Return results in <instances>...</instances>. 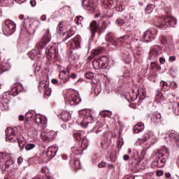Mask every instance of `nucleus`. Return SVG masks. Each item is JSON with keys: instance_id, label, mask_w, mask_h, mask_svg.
Returning <instances> with one entry per match:
<instances>
[{"instance_id": "f03ea898", "label": "nucleus", "mask_w": 179, "mask_h": 179, "mask_svg": "<svg viewBox=\"0 0 179 179\" xmlns=\"http://www.w3.org/2000/svg\"><path fill=\"white\" fill-rule=\"evenodd\" d=\"M99 24H101L100 31H104V30H106V29H107V27L110 26V21L108 20H106V17H104V16H102L100 18L99 24L96 20L92 21L89 27L91 37H94L96 31H97V30L99 29Z\"/></svg>"}, {"instance_id": "7c9ffc66", "label": "nucleus", "mask_w": 179, "mask_h": 179, "mask_svg": "<svg viewBox=\"0 0 179 179\" xmlns=\"http://www.w3.org/2000/svg\"><path fill=\"white\" fill-rule=\"evenodd\" d=\"M143 129H145V125L143 123L140 122L134 126V134H139V132H142Z\"/></svg>"}, {"instance_id": "13d9d810", "label": "nucleus", "mask_w": 179, "mask_h": 179, "mask_svg": "<svg viewBox=\"0 0 179 179\" xmlns=\"http://www.w3.org/2000/svg\"><path fill=\"white\" fill-rule=\"evenodd\" d=\"M169 62H174L176 61V56H171L169 58Z\"/></svg>"}, {"instance_id": "a19ab883", "label": "nucleus", "mask_w": 179, "mask_h": 179, "mask_svg": "<svg viewBox=\"0 0 179 179\" xmlns=\"http://www.w3.org/2000/svg\"><path fill=\"white\" fill-rule=\"evenodd\" d=\"M20 20H22L24 27H27V22H29V17H25L24 15H20Z\"/></svg>"}, {"instance_id": "09e8293b", "label": "nucleus", "mask_w": 179, "mask_h": 179, "mask_svg": "<svg viewBox=\"0 0 179 179\" xmlns=\"http://www.w3.org/2000/svg\"><path fill=\"white\" fill-rule=\"evenodd\" d=\"M117 24H119V26H122V24H125V21L121 18H119L116 20Z\"/></svg>"}, {"instance_id": "a18cd8bd", "label": "nucleus", "mask_w": 179, "mask_h": 179, "mask_svg": "<svg viewBox=\"0 0 179 179\" xmlns=\"http://www.w3.org/2000/svg\"><path fill=\"white\" fill-rule=\"evenodd\" d=\"M35 148H36V144H34V143H28L25 146L26 150H31L34 149Z\"/></svg>"}, {"instance_id": "4468645a", "label": "nucleus", "mask_w": 179, "mask_h": 179, "mask_svg": "<svg viewBox=\"0 0 179 179\" xmlns=\"http://www.w3.org/2000/svg\"><path fill=\"white\" fill-rule=\"evenodd\" d=\"M9 103H10V96L3 94L2 98L0 99V110L1 111H8L9 110Z\"/></svg>"}, {"instance_id": "ea45409f", "label": "nucleus", "mask_w": 179, "mask_h": 179, "mask_svg": "<svg viewBox=\"0 0 179 179\" xmlns=\"http://www.w3.org/2000/svg\"><path fill=\"white\" fill-rule=\"evenodd\" d=\"M155 9V4H148L145 8V13H152Z\"/></svg>"}, {"instance_id": "c756f323", "label": "nucleus", "mask_w": 179, "mask_h": 179, "mask_svg": "<svg viewBox=\"0 0 179 179\" xmlns=\"http://www.w3.org/2000/svg\"><path fill=\"white\" fill-rule=\"evenodd\" d=\"M71 118V115L68 110H64L62 112L61 120H62V121H64V122H67V121H69Z\"/></svg>"}, {"instance_id": "680f3d73", "label": "nucleus", "mask_w": 179, "mask_h": 179, "mask_svg": "<svg viewBox=\"0 0 179 179\" xmlns=\"http://www.w3.org/2000/svg\"><path fill=\"white\" fill-rule=\"evenodd\" d=\"M124 145V141L122 140H119L118 141V148H121Z\"/></svg>"}, {"instance_id": "412c9836", "label": "nucleus", "mask_w": 179, "mask_h": 179, "mask_svg": "<svg viewBox=\"0 0 179 179\" xmlns=\"http://www.w3.org/2000/svg\"><path fill=\"white\" fill-rule=\"evenodd\" d=\"M56 134H57L54 131H48L47 133L42 131L41 134V138L42 141H48V142H50V141H52L53 138H55Z\"/></svg>"}, {"instance_id": "2f4dec72", "label": "nucleus", "mask_w": 179, "mask_h": 179, "mask_svg": "<svg viewBox=\"0 0 179 179\" xmlns=\"http://www.w3.org/2000/svg\"><path fill=\"white\" fill-rule=\"evenodd\" d=\"M40 92H45L46 89H48V81L42 80L39 83V87Z\"/></svg>"}, {"instance_id": "f8f14e48", "label": "nucleus", "mask_w": 179, "mask_h": 179, "mask_svg": "<svg viewBox=\"0 0 179 179\" xmlns=\"http://www.w3.org/2000/svg\"><path fill=\"white\" fill-rule=\"evenodd\" d=\"M82 6L85 10H90V12H97L99 7L97 3L93 0H82Z\"/></svg>"}, {"instance_id": "79ce46f5", "label": "nucleus", "mask_w": 179, "mask_h": 179, "mask_svg": "<svg viewBox=\"0 0 179 179\" xmlns=\"http://www.w3.org/2000/svg\"><path fill=\"white\" fill-rule=\"evenodd\" d=\"M160 85H161L162 90H169V89H170L169 84L167 83H166L165 81H161Z\"/></svg>"}, {"instance_id": "6ab92c4d", "label": "nucleus", "mask_w": 179, "mask_h": 179, "mask_svg": "<svg viewBox=\"0 0 179 179\" xmlns=\"http://www.w3.org/2000/svg\"><path fill=\"white\" fill-rule=\"evenodd\" d=\"M71 73V70L67 69L66 71H62L59 75V78L60 79V82L58 83L59 85H65L67 82L69 81V73Z\"/></svg>"}, {"instance_id": "0eeeda50", "label": "nucleus", "mask_w": 179, "mask_h": 179, "mask_svg": "<svg viewBox=\"0 0 179 179\" xmlns=\"http://www.w3.org/2000/svg\"><path fill=\"white\" fill-rule=\"evenodd\" d=\"M66 26L68 24L64 22H61L56 29V32L64 38V40H68L71 36H73V31H67Z\"/></svg>"}, {"instance_id": "5701e85b", "label": "nucleus", "mask_w": 179, "mask_h": 179, "mask_svg": "<svg viewBox=\"0 0 179 179\" xmlns=\"http://www.w3.org/2000/svg\"><path fill=\"white\" fill-rule=\"evenodd\" d=\"M69 45L73 50H79L80 48V36H76L72 41L69 42Z\"/></svg>"}, {"instance_id": "9d476101", "label": "nucleus", "mask_w": 179, "mask_h": 179, "mask_svg": "<svg viewBox=\"0 0 179 179\" xmlns=\"http://www.w3.org/2000/svg\"><path fill=\"white\" fill-rule=\"evenodd\" d=\"M89 146V140L86 138H83L81 144H76L74 147L71 148V150L74 155H80L83 150L87 149Z\"/></svg>"}, {"instance_id": "b1692460", "label": "nucleus", "mask_w": 179, "mask_h": 179, "mask_svg": "<svg viewBox=\"0 0 179 179\" xmlns=\"http://www.w3.org/2000/svg\"><path fill=\"white\" fill-rule=\"evenodd\" d=\"M117 45H127V44H129V36L124 35L115 41Z\"/></svg>"}, {"instance_id": "20e7f679", "label": "nucleus", "mask_w": 179, "mask_h": 179, "mask_svg": "<svg viewBox=\"0 0 179 179\" xmlns=\"http://www.w3.org/2000/svg\"><path fill=\"white\" fill-rule=\"evenodd\" d=\"M79 117L80 118H83V121L80 124L82 128H87V126L93 122V115H92V110L90 109L80 110Z\"/></svg>"}, {"instance_id": "6e6552de", "label": "nucleus", "mask_w": 179, "mask_h": 179, "mask_svg": "<svg viewBox=\"0 0 179 179\" xmlns=\"http://www.w3.org/2000/svg\"><path fill=\"white\" fill-rule=\"evenodd\" d=\"M15 30L16 24L10 20H6L2 27L3 34L4 36H12Z\"/></svg>"}, {"instance_id": "cd10ccee", "label": "nucleus", "mask_w": 179, "mask_h": 179, "mask_svg": "<svg viewBox=\"0 0 179 179\" xmlns=\"http://www.w3.org/2000/svg\"><path fill=\"white\" fill-rule=\"evenodd\" d=\"M38 26H40V21L38 20H31L29 24V31L34 33L38 29Z\"/></svg>"}, {"instance_id": "a211bd4d", "label": "nucleus", "mask_w": 179, "mask_h": 179, "mask_svg": "<svg viewBox=\"0 0 179 179\" xmlns=\"http://www.w3.org/2000/svg\"><path fill=\"white\" fill-rule=\"evenodd\" d=\"M162 52V48L159 45H155L151 47L150 52H149V56H148V59H157V57Z\"/></svg>"}, {"instance_id": "bf43d9fd", "label": "nucleus", "mask_w": 179, "mask_h": 179, "mask_svg": "<svg viewBox=\"0 0 179 179\" xmlns=\"http://www.w3.org/2000/svg\"><path fill=\"white\" fill-rule=\"evenodd\" d=\"M163 174H164V173L163 172V171H157V177H162V176H163Z\"/></svg>"}, {"instance_id": "dca6fc26", "label": "nucleus", "mask_w": 179, "mask_h": 179, "mask_svg": "<svg viewBox=\"0 0 179 179\" xmlns=\"http://www.w3.org/2000/svg\"><path fill=\"white\" fill-rule=\"evenodd\" d=\"M156 34H157V30L155 28H150V29L145 31L143 38L145 43H149L152 40L156 38Z\"/></svg>"}, {"instance_id": "e2e57ef3", "label": "nucleus", "mask_w": 179, "mask_h": 179, "mask_svg": "<svg viewBox=\"0 0 179 179\" xmlns=\"http://www.w3.org/2000/svg\"><path fill=\"white\" fill-rule=\"evenodd\" d=\"M30 5H31V6H36V0H30Z\"/></svg>"}, {"instance_id": "aec40b11", "label": "nucleus", "mask_w": 179, "mask_h": 179, "mask_svg": "<svg viewBox=\"0 0 179 179\" xmlns=\"http://www.w3.org/2000/svg\"><path fill=\"white\" fill-rule=\"evenodd\" d=\"M22 90H23V85L20 83H15L12 86L10 94L13 96H17Z\"/></svg>"}, {"instance_id": "338daca9", "label": "nucleus", "mask_w": 179, "mask_h": 179, "mask_svg": "<svg viewBox=\"0 0 179 179\" xmlns=\"http://www.w3.org/2000/svg\"><path fill=\"white\" fill-rule=\"evenodd\" d=\"M24 116L23 115H20L19 116V121H24Z\"/></svg>"}, {"instance_id": "a878e982", "label": "nucleus", "mask_w": 179, "mask_h": 179, "mask_svg": "<svg viewBox=\"0 0 179 179\" xmlns=\"http://www.w3.org/2000/svg\"><path fill=\"white\" fill-rule=\"evenodd\" d=\"M149 117L150 118L152 122L157 123L160 122L162 120V115L157 112H152L149 114Z\"/></svg>"}, {"instance_id": "39448f33", "label": "nucleus", "mask_w": 179, "mask_h": 179, "mask_svg": "<svg viewBox=\"0 0 179 179\" xmlns=\"http://www.w3.org/2000/svg\"><path fill=\"white\" fill-rule=\"evenodd\" d=\"M177 25V19L174 18L172 15H164L159 19L158 26L161 29H167L169 26L171 27H176Z\"/></svg>"}, {"instance_id": "72a5a7b5", "label": "nucleus", "mask_w": 179, "mask_h": 179, "mask_svg": "<svg viewBox=\"0 0 179 179\" xmlns=\"http://www.w3.org/2000/svg\"><path fill=\"white\" fill-rule=\"evenodd\" d=\"M75 22L78 26H80V27H83V17H82V15L76 17Z\"/></svg>"}, {"instance_id": "e433bc0d", "label": "nucleus", "mask_w": 179, "mask_h": 179, "mask_svg": "<svg viewBox=\"0 0 179 179\" xmlns=\"http://www.w3.org/2000/svg\"><path fill=\"white\" fill-rule=\"evenodd\" d=\"M173 111L175 115H179V103L174 102L173 104Z\"/></svg>"}, {"instance_id": "ddd939ff", "label": "nucleus", "mask_w": 179, "mask_h": 179, "mask_svg": "<svg viewBox=\"0 0 179 179\" xmlns=\"http://www.w3.org/2000/svg\"><path fill=\"white\" fill-rule=\"evenodd\" d=\"M92 65L94 69H106L108 66V62H107V57H101L92 62Z\"/></svg>"}, {"instance_id": "c03bdc74", "label": "nucleus", "mask_w": 179, "mask_h": 179, "mask_svg": "<svg viewBox=\"0 0 179 179\" xmlns=\"http://www.w3.org/2000/svg\"><path fill=\"white\" fill-rule=\"evenodd\" d=\"M159 41L161 44H162L163 45H167V38L166 36H160Z\"/></svg>"}, {"instance_id": "f3484780", "label": "nucleus", "mask_w": 179, "mask_h": 179, "mask_svg": "<svg viewBox=\"0 0 179 179\" xmlns=\"http://www.w3.org/2000/svg\"><path fill=\"white\" fill-rule=\"evenodd\" d=\"M168 143L169 145H176L179 148V133L172 130L169 135Z\"/></svg>"}, {"instance_id": "603ef678", "label": "nucleus", "mask_w": 179, "mask_h": 179, "mask_svg": "<svg viewBox=\"0 0 179 179\" xmlns=\"http://www.w3.org/2000/svg\"><path fill=\"white\" fill-rule=\"evenodd\" d=\"M5 157H6V155L3 152H0V163H2V160H4Z\"/></svg>"}, {"instance_id": "7ed1b4c3", "label": "nucleus", "mask_w": 179, "mask_h": 179, "mask_svg": "<svg viewBox=\"0 0 179 179\" xmlns=\"http://www.w3.org/2000/svg\"><path fill=\"white\" fill-rule=\"evenodd\" d=\"M66 106H78L82 101L79 92L72 90L67 92L64 97Z\"/></svg>"}, {"instance_id": "49530a36", "label": "nucleus", "mask_w": 179, "mask_h": 179, "mask_svg": "<svg viewBox=\"0 0 179 179\" xmlns=\"http://www.w3.org/2000/svg\"><path fill=\"white\" fill-rule=\"evenodd\" d=\"M166 40H167L166 44H167L168 45H173L174 44V41L173 40V37L169 36V37L166 38Z\"/></svg>"}, {"instance_id": "1a4fd4ad", "label": "nucleus", "mask_w": 179, "mask_h": 179, "mask_svg": "<svg viewBox=\"0 0 179 179\" xmlns=\"http://www.w3.org/2000/svg\"><path fill=\"white\" fill-rule=\"evenodd\" d=\"M169 149H167V148L166 147H164L161 150H158V163H161L157 164L158 167H163V166H164V163H166V161L167 160V159H169Z\"/></svg>"}, {"instance_id": "c85d7f7f", "label": "nucleus", "mask_w": 179, "mask_h": 179, "mask_svg": "<svg viewBox=\"0 0 179 179\" xmlns=\"http://www.w3.org/2000/svg\"><path fill=\"white\" fill-rule=\"evenodd\" d=\"M73 138L76 139V141H80L82 139V141H83V138H86L83 136V131L80 130H75L73 133Z\"/></svg>"}, {"instance_id": "5fc2aeb1", "label": "nucleus", "mask_w": 179, "mask_h": 179, "mask_svg": "<svg viewBox=\"0 0 179 179\" xmlns=\"http://www.w3.org/2000/svg\"><path fill=\"white\" fill-rule=\"evenodd\" d=\"M131 101H135V100H136V99H138V94H134L133 92V96H131Z\"/></svg>"}, {"instance_id": "774afa93", "label": "nucleus", "mask_w": 179, "mask_h": 179, "mask_svg": "<svg viewBox=\"0 0 179 179\" xmlns=\"http://www.w3.org/2000/svg\"><path fill=\"white\" fill-rule=\"evenodd\" d=\"M78 76L75 73H72L71 76H70V78H71V79H76V77Z\"/></svg>"}, {"instance_id": "393cba45", "label": "nucleus", "mask_w": 179, "mask_h": 179, "mask_svg": "<svg viewBox=\"0 0 179 179\" xmlns=\"http://www.w3.org/2000/svg\"><path fill=\"white\" fill-rule=\"evenodd\" d=\"M45 51L50 58H58V50L55 46H51L49 49H45Z\"/></svg>"}, {"instance_id": "f257e3e1", "label": "nucleus", "mask_w": 179, "mask_h": 179, "mask_svg": "<svg viewBox=\"0 0 179 179\" xmlns=\"http://www.w3.org/2000/svg\"><path fill=\"white\" fill-rule=\"evenodd\" d=\"M51 34L50 33V29H46L45 34H43L41 40L36 45V49H33L29 52V57L31 59H34L35 58H41L43 56V50L44 47L51 41Z\"/></svg>"}, {"instance_id": "4be33fe9", "label": "nucleus", "mask_w": 179, "mask_h": 179, "mask_svg": "<svg viewBox=\"0 0 179 179\" xmlns=\"http://www.w3.org/2000/svg\"><path fill=\"white\" fill-rule=\"evenodd\" d=\"M69 164H70L71 167H72V169L76 170V171H78V170H79V169L82 168V166L80 165V161H79V159H76L75 156H73V155L71 156V159H70Z\"/></svg>"}, {"instance_id": "4d7b16f0", "label": "nucleus", "mask_w": 179, "mask_h": 179, "mask_svg": "<svg viewBox=\"0 0 179 179\" xmlns=\"http://www.w3.org/2000/svg\"><path fill=\"white\" fill-rule=\"evenodd\" d=\"M106 162H101L98 164V167H99V169H102V167H106Z\"/></svg>"}, {"instance_id": "c9c22d12", "label": "nucleus", "mask_w": 179, "mask_h": 179, "mask_svg": "<svg viewBox=\"0 0 179 179\" xmlns=\"http://www.w3.org/2000/svg\"><path fill=\"white\" fill-rule=\"evenodd\" d=\"M94 92L96 96H99L101 93V85L96 84L94 86Z\"/></svg>"}, {"instance_id": "4c0bfd02", "label": "nucleus", "mask_w": 179, "mask_h": 179, "mask_svg": "<svg viewBox=\"0 0 179 179\" xmlns=\"http://www.w3.org/2000/svg\"><path fill=\"white\" fill-rule=\"evenodd\" d=\"M30 121H33V113L27 112L25 114V122L27 124L28 122H30Z\"/></svg>"}, {"instance_id": "bb28decb", "label": "nucleus", "mask_w": 179, "mask_h": 179, "mask_svg": "<svg viewBox=\"0 0 179 179\" xmlns=\"http://www.w3.org/2000/svg\"><path fill=\"white\" fill-rule=\"evenodd\" d=\"M57 152L58 148H57V146H51L48 148V151L46 152V156H48L49 159H52L53 157H55V155H57Z\"/></svg>"}, {"instance_id": "69168bd1", "label": "nucleus", "mask_w": 179, "mask_h": 179, "mask_svg": "<svg viewBox=\"0 0 179 179\" xmlns=\"http://www.w3.org/2000/svg\"><path fill=\"white\" fill-rule=\"evenodd\" d=\"M52 83L53 85H57V83H58V80L55 78L52 79Z\"/></svg>"}, {"instance_id": "3c124183", "label": "nucleus", "mask_w": 179, "mask_h": 179, "mask_svg": "<svg viewBox=\"0 0 179 179\" xmlns=\"http://www.w3.org/2000/svg\"><path fill=\"white\" fill-rule=\"evenodd\" d=\"M34 66H36L35 68V76H37V72H40V66H37V64H34Z\"/></svg>"}, {"instance_id": "58836bf2", "label": "nucleus", "mask_w": 179, "mask_h": 179, "mask_svg": "<svg viewBox=\"0 0 179 179\" xmlns=\"http://www.w3.org/2000/svg\"><path fill=\"white\" fill-rule=\"evenodd\" d=\"M104 51V48L101 47L96 48L95 49L93 50L92 54L94 55H99L100 54H103V52Z\"/></svg>"}, {"instance_id": "473e14b6", "label": "nucleus", "mask_w": 179, "mask_h": 179, "mask_svg": "<svg viewBox=\"0 0 179 179\" xmlns=\"http://www.w3.org/2000/svg\"><path fill=\"white\" fill-rule=\"evenodd\" d=\"M155 99L157 100L155 103H161V101H164V96H163V93L161 92L160 90H158L157 92Z\"/></svg>"}, {"instance_id": "8fccbe9b", "label": "nucleus", "mask_w": 179, "mask_h": 179, "mask_svg": "<svg viewBox=\"0 0 179 179\" xmlns=\"http://www.w3.org/2000/svg\"><path fill=\"white\" fill-rule=\"evenodd\" d=\"M13 164V159H9L6 162V166L9 167V166H12Z\"/></svg>"}, {"instance_id": "37998d69", "label": "nucleus", "mask_w": 179, "mask_h": 179, "mask_svg": "<svg viewBox=\"0 0 179 179\" xmlns=\"http://www.w3.org/2000/svg\"><path fill=\"white\" fill-rule=\"evenodd\" d=\"M110 159L111 162H115L117 160V152L115 151L110 153Z\"/></svg>"}, {"instance_id": "2eb2a0df", "label": "nucleus", "mask_w": 179, "mask_h": 179, "mask_svg": "<svg viewBox=\"0 0 179 179\" xmlns=\"http://www.w3.org/2000/svg\"><path fill=\"white\" fill-rule=\"evenodd\" d=\"M35 123L41 128V129H45L47 128V117L41 114L35 115Z\"/></svg>"}, {"instance_id": "864d4df0", "label": "nucleus", "mask_w": 179, "mask_h": 179, "mask_svg": "<svg viewBox=\"0 0 179 179\" xmlns=\"http://www.w3.org/2000/svg\"><path fill=\"white\" fill-rule=\"evenodd\" d=\"M45 92V96H51V89L50 88H48L45 90V91H43Z\"/></svg>"}, {"instance_id": "0e129e2a", "label": "nucleus", "mask_w": 179, "mask_h": 179, "mask_svg": "<svg viewBox=\"0 0 179 179\" xmlns=\"http://www.w3.org/2000/svg\"><path fill=\"white\" fill-rule=\"evenodd\" d=\"M159 62L161 64H164L166 62V59L164 57H159Z\"/></svg>"}, {"instance_id": "423d86ee", "label": "nucleus", "mask_w": 179, "mask_h": 179, "mask_svg": "<svg viewBox=\"0 0 179 179\" xmlns=\"http://www.w3.org/2000/svg\"><path fill=\"white\" fill-rule=\"evenodd\" d=\"M157 141V139L156 138V136H155V134H153V132L148 131L143 135L142 138H138V140L135 143V145L136 146H139L141 145V143H142V142H147L145 145H150V148L152 145L156 143Z\"/></svg>"}, {"instance_id": "f704fd0d", "label": "nucleus", "mask_w": 179, "mask_h": 179, "mask_svg": "<svg viewBox=\"0 0 179 179\" xmlns=\"http://www.w3.org/2000/svg\"><path fill=\"white\" fill-rule=\"evenodd\" d=\"M149 148H150V145H145L143 148L140 154L141 159H142L143 160V159H145V157L146 156V152H148V149H149Z\"/></svg>"}, {"instance_id": "6e6d98bb", "label": "nucleus", "mask_w": 179, "mask_h": 179, "mask_svg": "<svg viewBox=\"0 0 179 179\" xmlns=\"http://www.w3.org/2000/svg\"><path fill=\"white\" fill-rule=\"evenodd\" d=\"M170 86L172 87V89H176L177 87V83L172 81L170 83Z\"/></svg>"}, {"instance_id": "9b49d317", "label": "nucleus", "mask_w": 179, "mask_h": 179, "mask_svg": "<svg viewBox=\"0 0 179 179\" xmlns=\"http://www.w3.org/2000/svg\"><path fill=\"white\" fill-rule=\"evenodd\" d=\"M16 135H17V129L16 127L7 129L6 134L7 141L13 143L17 142L20 146V141L18 140Z\"/></svg>"}, {"instance_id": "052dcab7", "label": "nucleus", "mask_w": 179, "mask_h": 179, "mask_svg": "<svg viewBox=\"0 0 179 179\" xmlns=\"http://www.w3.org/2000/svg\"><path fill=\"white\" fill-rule=\"evenodd\" d=\"M17 163L18 164H22V163H23V157H19L17 159Z\"/></svg>"}, {"instance_id": "de8ad7c7", "label": "nucleus", "mask_w": 179, "mask_h": 179, "mask_svg": "<svg viewBox=\"0 0 179 179\" xmlns=\"http://www.w3.org/2000/svg\"><path fill=\"white\" fill-rule=\"evenodd\" d=\"M85 76L87 79H93V78H94V73L92 72H88L85 74Z\"/></svg>"}]
</instances>
